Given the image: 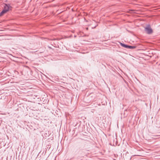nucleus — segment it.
Returning <instances> with one entry per match:
<instances>
[{
  "instance_id": "6e6552de",
  "label": "nucleus",
  "mask_w": 160,
  "mask_h": 160,
  "mask_svg": "<svg viewBox=\"0 0 160 160\" xmlns=\"http://www.w3.org/2000/svg\"><path fill=\"white\" fill-rule=\"evenodd\" d=\"M86 29H87V30H88V28H86Z\"/></svg>"
},
{
  "instance_id": "f257e3e1",
  "label": "nucleus",
  "mask_w": 160,
  "mask_h": 160,
  "mask_svg": "<svg viewBox=\"0 0 160 160\" xmlns=\"http://www.w3.org/2000/svg\"><path fill=\"white\" fill-rule=\"evenodd\" d=\"M145 31L148 34H151L153 32L149 24L147 25L146 27L145 28Z\"/></svg>"
},
{
  "instance_id": "f03ea898",
  "label": "nucleus",
  "mask_w": 160,
  "mask_h": 160,
  "mask_svg": "<svg viewBox=\"0 0 160 160\" xmlns=\"http://www.w3.org/2000/svg\"><path fill=\"white\" fill-rule=\"evenodd\" d=\"M12 8V7L9 4L5 3L4 7L3 10H5L6 12L9 11V9Z\"/></svg>"
},
{
  "instance_id": "423d86ee",
  "label": "nucleus",
  "mask_w": 160,
  "mask_h": 160,
  "mask_svg": "<svg viewBox=\"0 0 160 160\" xmlns=\"http://www.w3.org/2000/svg\"><path fill=\"white\" fill-rule=\"evenodd\" d=\"M48 100L47 99H44V100L43 101V103L44 104H45L46 103H48Z\"/></svg>"
},
{
  "instance_id": "39448f33",
  "label": "nucleus",
  "mask_w": 160,
  "mask_h": 160,
  "mask_svg": "<svg viewBox=\"0 0 160 160\" xmlns=\"http://www.w3.org/2000/svg\"><path fill=\"white\" fill-rule=\"evenodd\" d=\"M7 12L5 11V10L3 9L2 11L0 13V16H2L4 14L6 13Z\"/></svg>"
},
{
  "instance_id": "7ed1b4c3",
  "label": "nucleus",
  "mask_w": 160,
  "mask_h": 160,
  "mask_svg": "<svg viewBox=\"0 0 160 160\" xmlns=\"http://www.w3.org/2000/svg\"><path fill=\"white\" fill-rule=\"evenodd\" d=\"M120 44L122 47L128 49V45H127V44H126L124 43H122V42H120Z\"/></svg>"
},
{
  "instance_id": "1a4fd4ad",
  "label": "nucleus",
  "mask_w": 160,
  "mask_h": 160,
  "mask_svg": "<svg viewBox=\"0 0 160 160\" xmlns=\"http://www.w3.org/2000/svg\"><path fill=\"white\" fill-rule=\"evenodd\" d=\"M96 27V26H95V27H94V28H95V27Z\"/></svg>"
},
{
  "instance_id": "0eeeda50",
  "label": "nucleus",
  "mask_w": 160,
  "mask_h": 160,
  "mask_svg": "<svg viewBox=\"0 0 160 160\" xmlns=\"http://www.w3.org/2000/svg\"><path fill=\"white\" fill-rule=\"evenodd\" d=\"M79 149L80 151H82L83 150V149L81 147L79 148Z\"/></svg>"
},
{
  "instance_id": "20e7f679",
  "label": "nucleus",
  "mask_w": 160,
  "mask_h": 160,
  "mask_svg": "<svg viewBox=\"0 0 160 160\" xmlns=\"http://www.w3.org/2000/svg\"><path fill=\"white\" fill-rule=\"evenodd\" d=\"M136 47L137 46L135 45L131 46L128 45V49H133L136 48Z\"/></svg>"
}]
</instances>
